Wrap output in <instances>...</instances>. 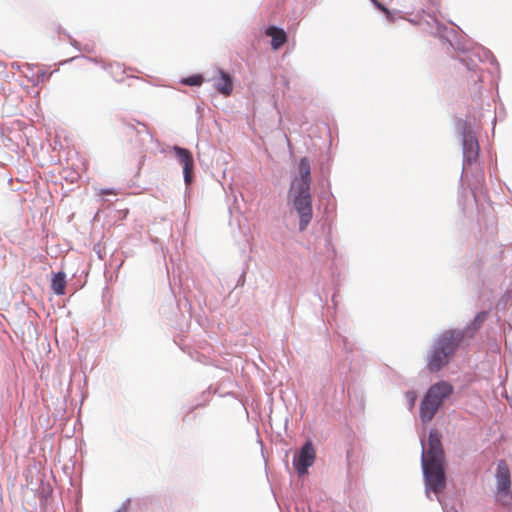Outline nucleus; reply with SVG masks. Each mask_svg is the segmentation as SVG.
Returning <instances> with one entry per match:
<instances>
[{"instance_id":"nucleus-1","label":"nucleus","mask_w":512,"mask_h":512,"mask_svg":"<svg viewBox=\"0 0 512 512\" xmlns=\"http://www.w3.org/2000/svg\"><path fill=\"white\" fill-rule=\"evenodd\" d=\"M421 446V468L427 498L431 499L430 495L433 493L440 503L443 512H457L452 507L448 508L439 497V494L443 492L447 486V477L441 434L438 430L431 429L429 431L427 448L425 447L423 439L421 440Z\"/></svg>"},{"instance_id":"nucleus-2","label":"nucleus","mask_w":512,"mask_h":512,"mask_svg":"<svg viewBox=\"0 0 512 512\" xmlns=\"http://www.w3.org/2000/svg\"><path fill=\"white\" fill-rule=\"evenodd\" d=\"M423 30L433 37L439 38L443 43L448 45V49L459 52L457 56L459 61L466 67L467 71L481 70L479 63L489 61L490 64L499 67L497 59L492 52L482 46L470 49L457 39L454 28L447 27L440 22L434 15L428 14V19L423 24Z\"/></svg>"},{"instance_id":"nucleus-3","label":"nucleus","mask_w":512,"mask_h":512,"mask_svg":"<svg viewBox=\"0 0 512 512\" xmlns=\"http://www.w3.org/2000/svg\"><path fill=\"white\" fill-rule=\"evenodd\" d=\"M465 343L463 333L457 328H449L435 334L426 354V369L438 373L449 365L458 350Z\"/></svg>"},{"instance_id":"nucleus-4","label":"nucleus","mask_w":512,"mask_h":512,"mask_svg":"<svg viewBox=\"0 0 512 512\" xmlns=\"http://www.w3.org/2000/svg\"><path fill=\"white\" fill-rule=\"evenodd\" d=\"M454 392L453 385L445 380L432 384L425 392L419 408V417L423 424L429 423L440 407Z\"/></svg>"},{"instance_id":"nucleus-5","label":"nucleus","mask_w":512,"mask_h":512,"mask_svg":"<svg viewBox=\"0 0 512 512\" xmlns=\"http://www.w3.org/2000/svg\"><path fill=\"white\" fill-rule=\"evenodd\" d=\"M455 131L462 144L463 168L462 173L478 160L479 143L476 135V126L469 119L458 118L455 122ZM463 174L460 179L462 180Z\"/></svg>"},{"instance_id":"nucleus-6","label":"nucleus","mask_w":512,"mask_h":512,"mask_svg":"<svg viewBox=\"0 0 512 512\" xmlns=\"http://www.w3.org/2000/svg\"><path fill=\"white\" fill-rule=\"evenodd\" d=\"M289 204L299 219L298 229L305 231L313 218L312 195L310 189L291 188L289 195Z\"/></svg>"},{"instance_id":"nucleus-7","label":"nucleus","mask_w":512,"mask_h":512,"mask_svg":"<svg viewBox=\"0 0 512 512\" xmlns=\"http://www.w3.org/2000/svg\"><path fill=\"white\" fill-rule=\"evenodd\" d=\"M316 458V451L313 442L308 439L301 446L299 451L294 454L292 464L299 476L308 474L309 468L313 465Z\"/></svg>"},{"instance_id":"nucleus-8","label":"nucleus","mask_w":512,"mask_h":512,"mask_svg":"<svg viewBox=\"0 0 512 512\" xmlns=\"http://www.w3.org/2000/svg\"><path fill=\"white\" fill-rule=\"evenodd\" d=\"M477 268L483 282L495 280L505 272L504 264L497 257L479 258Z\"/></svg>"},{"instance_id":"nucleus-9","label":"nucleus","mask_w":512,"mask_h":512,"mask_svg":"<svg viewBox=\"0 0 512 512\" xmlns=\"http://www.w3.org/2000/svg\"><path fill=\"white\" fill-rule=\"evenodd\" d=\"M497 500L507 497L511 490V474L508 464L501 459L497 462L495 473Z\"/></svg>"},{"instance_id":"nucleus-10","label":"nucleus","mask_w":512,"mask_h":512,"mask_svg":"<svg viewBox=\"0 0 512 512\" xmlns=\"http://www.w3.org/2000/svg\"><path fill=\"white\" fill-rule=\"evenodd\" d=\"M172 151L174 152L178 161L183 166V178H184L185 184L188 186L193 181V171H194L193 155L189 149L180 147L178 145H174L172 147Z\"/></svg>"},{"instance_id":"nucleus-11","label":"nucleus","mask_w":512,"mask_h":512,"mask_svg":"<svg viewBox=\"0 0 512 512\" xmlns=\"http://www.w3.org/2000/svg\"><path fill=\"white\" fill-rule=\"evenodd\" d=\"M299 176L295 177L291 183V188H311V167L307 157H302L298 163Z\"/></svg>"},{"instance_id":"nucleus-12","label":"nucleus","mask_w":512,"mask_h":512,"mask_svg":"<svg viewBox=\"0 0 512 512\" xmlns=\"http://www.w3.org/2000/svg\"><path fill=\"white\" fill-rule=\"evenodd\" d=\"M470 74L467 77L469 92L472 100L477 105H482L483 96V77L482 70L468 71Z\"/></svg>"},{"instance_id":"nucleus-13","label":"nucleus","mask_w":512,"mask_h":512,"mask_svg":"<svg viewBox=\"0 0 512 512\" xmlns=\"http://www.w3.org/2000/svg\"><path fill=\"white\" fill-rule=\"evenodd\" d=\"M121 126L126 133L136 132V135L142 142H145L146 140L149 142L154 141L153 135L148 131L147 126L144 123L136 120H122Z\"/></svg>"},{"instance_id":"nucleus-14","label":"nucleus","mask_w":512,"mask_h":512,"mask_svg":"<svg viewBox=\"0 0 512 512\" xmlns=\"http://www.w3.org/2000/svg\"><path fill=\"white\" fill-rule=\"evenodd\" d=\"M487 315L488 313L486 311H480L475 315L474 319L468 325L463 328H457L458 331L463 333V338L465 341L474 338L475 334L485 322Z\"/></svg>"},{"instance_id":"nucleus-15","label":"nucleus","mask_w":512,"mask_h":512,"mask_svg":"<svg viewBox=\"0 0 512 512\" xmlns=\"http://www.w3.org/2000/svg\"><path fill=\"white\" fill-rule=\"evenodd\" d=\"M265 34L271 38V48L273 50H278L287 41V34L284 29L275 25L268 26L265 29Z\"/></svg>"},{"instance_id":"nucleus-16","label":"nucleus","mask_w":512,"mask_h":512,"mask_svg":"<svg viewBox=\"0 0 512 512\" xmlns=\"http://www.w3.org/2000/svg\"><path fill=\"white\" fill-rule=\"evenodd\" d=\"M218 73L220 78L214 83V88L224 96H228L233 90L232 78L223 69H218Z\"/></svg>"},{"instance_id":"nucleus-17","label":"nucleus","mask_w":512,"mask_h":512,"mask_svg":"<svg viewBox=\"0 0 512 512\" xmlns=\"http://www.w3.org/2000/svg\"><path fill=\"white\" fill-rule=\"evenodd\" d=\"M66 274L63 271H58L52 274L51 289L56 295H64L66 288Z\"/></svg>"},{"instance_id":"nucleus-18","label":"nucleus","mask_w":512,"mask_h":512,"mask_svg":"<svg viewBox=\"0 0 512 512\" xmlns=\"http://www.w3.org/2000/svg\"><path fill=\"white\" fill-rule=\"evenodd\" d=\"M203 81H204V78L201 74H194V75H190L188 77L182 78L180 83L183 85L191 86V87H198V86H201Z\"/></svg>"},{"instance_id":"nucleus-19","label":"nucleus","mask_w":512,"mask_h":512,"mask_svg":"<svg viewBox=\"0 0 512 512\" xmlns=\"http://www.w3.org/2000/svg\"><path fill=\"white\" fill-rule=\"evenodd\" d=\"M372 2L375 5V7H377L381 12L384 13L385 18L387 19V21H389V22H393L394 21L395 15H394L393 12L388 10L381 2H379L377 0H372Z\"/></svg>"},{"instance_id":"nucleus-20","label":"nucleus","mask_w":512,"mask_h":512,"mask_svg":"<svg viewBox=\"0 0 512 512\" xmlns=\"http://www.w3.org/2000/svg\"><path fill=\"white\" fill-rule=\"evenodd\" d=\"M79 57H81L83 59H86V60H88V61H90V62H92L94 64H99L100 63V60L98 58H93V57H88V56L81 55V56H74V57H72L70 59L64 60V61H62L60 63V65H64L66 63L72 62V61H74L75 59H77Z\"/></svg>"},{"instance_id":"nucleus-21","label":"nucleus","mask_w":512,"mask_h":512,"mask_svg":"<svg viewBox=\"0 0 512 512\" xmlns=\"http://www.w3.org/2000/svg\"><path fill=\"white\" fill-rule=\"evenodd\" d=\"M405 396H406V399L408 402L409 409L411 410L414 407L416 399H417L416 392L415 391H407L405 393Z\"/></svg>"},{"instance_id":"nucleus-22","label":"nucleus","mask_w":512,"mask_h":512,"mask_svg":"<svg viewBox=\"0 0 512 512\" xmlns=\"http://www.w3.org/2000/svg\"><path fill=\"white\" fill-rule=\"evenodd\" d=\"M131 499L127 498L122 502L120 507L115 512H128L130 507Z\"/></svg>"},{"instance_id":"nucleus-23","label":"nucleus","mask_w":512,"mask_h":512,"mask_svg":"<svg viewBox=\"0 0 512 512\" xmlns=\"http://www.w3.org/2000/svg\"><path fill=\"white\" fill-rule=\"evenodd\" d=\"M67 38L69 39V42L72 47H74L78 51H82V45L77 40H75L70 34H67Z\"/></svg>"},{"instance_id":"nucleus-24","label":"nucleus","mask_w":512,"mask_h":512,"mask_svg":"<svg viewBox=\"0 0 512 512\" xmlns=\"http://www.w3.org/2000/svg\"><path fill=\"white\" fill-rule=\"evenodd\" d=\"M325 247H326L327 251H331L333 253V255L336 254V250H335L334 245L332 244V240H331L330 236H327L325 239Z\"/></svg>"},{"instance_id":"nucleus-25","label":"nucleus","mask_w":512,"mask_h":512,"mask_svg":"<svg viewBox=\"0 0 512 512\" xmlns=\"http://www.w3.org/2000/svg\"><path fill=\"white\" fill-rule=\"evenodd\" d=\"M50 75L51 74H47L45 71H40L37 73V80L38 82H44Z\"/></svg>"},{"instance_id":"nucleus-26","label":"nucleus","mask_w":512,"mask_h":512,"mask_svg":"<svg viewBox=\"0 0 512 512\" xmlns=\"http://www.w3.org/2000/svg\"><path fill=\"white\" fill-rule=\"evenodd\" d=\"M245 282V272H242V274L240 275L239 279H238V283L237 285H243Z\"/></svg>"},{"instance_id":"nucleus-27","label":"nucleus","mask_w":512,"mask_h":512,"mask_svg":"<svg viewBox=\"0 0 512 512\" xmlns=\"http://www.w3.org/2000/svg\"><path fill=\"white\" fill-rule=\"evenodd\" d=\"M82 51H86L88 53L92 52V47L90 45H84L82 46Z\"/></svg>"},{"instance_id":"nucleus-28","label":"nucleus","mask_w":512,"mask_h":512,"mask_svg":"<svg viewBox=\"0 0 512 512\" xmlns=\"http://www.w3.org/2000/svg\"><path fill=\"white\" fill-rule=\"evenodd\" d=\"M57 32L64 34L67 37V34H69L66 30H64L61 26L57 28Z\"/></svg>"},{"instance_id":"nucleus-29","label":"nucleus","mask_w":512,"mask_h":512,"mask_svg":"<svg viewBox=\"0 0 512 512\" xmlns=\"http://www.w3.org/2000/svg\"><path fill=\"white\" fill-rule=\"evenodd\" d=\"M102 67H103L104 70H108V68H112L113 65L112 64H110V65L103 64Z\"/></svg>"},{"instance_id":"nucleus-30","label":"nucleus","mask_w":512,"mask_h":512,"mask_svg":"<svg viewBox=\"0 0 512 512\" xmlns=\"http://www.w3.org/2000/svg\"><path fill=\"white\" fill-rule=\"evenodd\" d=\"M110 193V190L109 189H104L102 190V194H109Z\"/></svg>"},{"instance_id":"nucleus-31","label":"nucleus","mask_w":512,"mask_h":512,"mask_svg":"<svg viewBox=\"0 0 512 512\" xmlns=\"http://www.w3.org/2000/svg\"><path fill=\"white\" fill-rule=\"evenodd\" d=\"M332 301H333L334 305L336 306L335 295H333Z\"/></svg>"},{"instance_id":"nucleus-32","label":"nucleus","mask_w":512,"mask_h":512,"mask_svg":"<svg viewBox=\"0 0 512 512\" xmlns=\"http://www.w3.org/2000/svg\"><path fill=\"white\" fill-rule=\"evenodd\" d=\"M284 83H285L286 86H288V84H289L287 79H284Z\"/></svg>"},{"instance_id":"nucleus-33","label":"nucleus","mask_w":512,"mask_h":512,"mask_svg":"<svg viewBox=\"0 0 512 512\" xmlns=\"http://www.w3.org/2000/svg\"><path fill=\"white\" fill-rule=\"evenodd\" d=\"M285 137H286V139H287V143H288V146H289V145H290V140L288 139V137H287V136H285Z\"/></svg>"}]
</instances>
